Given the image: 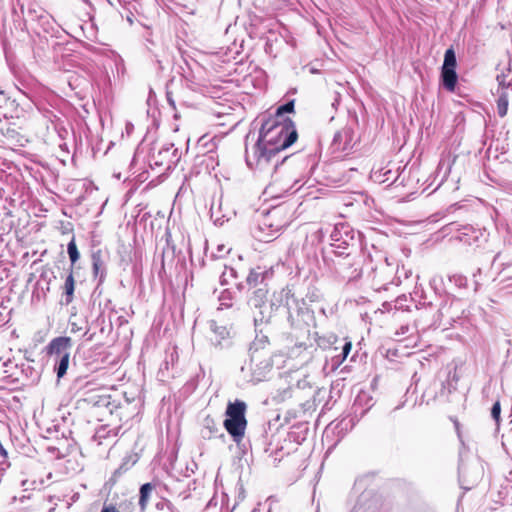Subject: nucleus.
I'll return each instance as SVG.
<instances>
[{
	"label": "nucleus",
	"instance_id": "nucleus-14",
	"mask_svg": "<svg viewBox=\"0 0 512 512\" xmlns=\"http://www.w3.org/2000/svg\"><path fill=\"white\" fill-rule=\"evenodd\" d=\"M220 429L216 421L211 417H206L203 422L201 436L204 439H211L219 433Z\"/></svg>",
	"mask_w": 512,
	"mask_h": 512
},
{
	"label": "nucleus",
	"instance_id": "nucleus-11",
	"mask_svg": "<svg viewBox=\"0 0 512 512\" xmlns=\"http://www.w3.org/2000/svg\"><path fill=\"white\" fill-rule=\"evenodd\" d=\"M278 233L272 224L262 216L254 230V237L262 242H270L277 237Z\"/></svg>",
	"mask_w": 512,
	"mask_h": 512
},
{
	"label": "nucleus",
	"instance_id": "nucleus-6",
	"mask_svg": "<svg viewBox=\"0 0 512 512\" xmlns=\"http://www.w3.org/2000/svg\"><path fill=\"white\" fill-rule=\"evenodd\" d=\"M262 216L267 219L278 232L288 226L292 221L291 209L285 204L273 207Z\"/></svg>",
	"mask_w": 512,
	"mask_h": 512
},
{
	"label": "nucleus",
	"instance_id": "nucleus-40",
	"mask_svg": "<svg viewBox=\"0 0 512 512\" xmlns=\"http://www.w3.org/2000/svg\"><path fill=\"white\" fill-rule=\"evenodd\" d=\"M76 329H78V326H75V324H72V331H76Z\"/></svg>",
	"mask_w": 512,
	"mask_h": 512
},
{
	"label": "nucleus",
	"instance_id": "nucleus-21",
	"mask_svg": "<svg viewBox=\"0 0 512 512\" xmlns=\"http://www.w3.org/2000/svg\"><path fill=\"white\" fill-rule=\"evenodd\" d=\"M456 68V55L452 48L447 49L444 55V62L442 69H455Z\"/></svg>",
	"mask_w": 512,
	"mask_h": 512
},
{
	"label": "nucleus",
	"instance_id": "nucleus-17",
	"mask_svg": "<svg viewBox=\"0 0 512 512\" xmlns=\"http://www.w3.org/2000/svg\"><path fill=\"white\" fill-rule=\"evenodd\" d=\"M155 489V485L152 483H145L140 487L139 506L141 510H145L148 505L149 499L152 492Z\"/></svg>",
	"mask_w": 512,
	"mask_h": 512
},
{
	"label": "nucleus",
	"instance_id": "nucleus-35",
	"mask_svg": "<svg viewBox=\"0 0 512 512\" xmlns=\"http://www.w3.org/2000/svg\"><path fill=\"white\" fill-rule=\"evenodd\" d=\"M101 512H119L114 506L104 507Z\"/></svg>",
	"mask_w": 512,
	"mask_h": 512
},
{
	"label": "nucleus",
	"instance_id": "nucleus-15",
	"mask_svg": "<svg viewBox=\"0 0 512 512\" xmlns=\"http://www.w3.org/2000/svg\"><path fill=\"white\" fill-rule=\"evenodd\" d=\"M268 271H262L260 267L252 269L246 278V282L249 286L255 287L262 283L266 278L270 277Z\"/></svg>",
	"mask_w": 512,
	"mask_h": 512
},
{
	"label": "nucleus",
	"instance_id": "nucleus-7",
	"mask_svg": "<svg viewBox=\"0 0 512 512\" xmlns=\"http://www.w3.org/2000/svg\"><path fill=\"white\" fill-rule=\"evenodd\" d=\"M456 238L467 245H479L486 241V231L470 225L462 226L457 230Z\"/></svg>",
	"mask_w": 512,
	"mask_h": 512
},
{
	"label": "nucleus",
	"instance_id": "nucleus-18",
	"mask_svg": "<svg viewBox=\"0 0 512 512\" xmlns=\"http://www.w3.org/2000/svg\"><path fill=\"white\" fill-rule=\"evenodd\" d=\"M275 300L283 303L285 307L290 311L291 309V303H295L296 300L294 296L290 293V290L282 289L278 294H274ZM289 318L294 322L292 314L289 312Z\"/></svg>",
	"mask_w": 512,
	"mask_h": 512
},
{
	"label": "nucleus",
	"instance_id": "nucleus-36",
	"mask_svg": "<svg viewBox=\"0 0 512 512\" xmlns=\"http://www.w3.org/2000/svg\"><path fill=\"white\" fill-rule=\"evenodd\" d=\"M167 101L173 108L175 107L174 100L170 97L169 93L167 94Z\"/></svg>",
	"mask_w": 512,
	"mask_h": 512
},
{
	"label": "nucleus",
	"instance_id": "nucleus-5",
	"mask_svg": "<svg viewBox=\"0 0 512 512\" xmlns=\"http://www.w3.org/2000/svg\"><path fill=\"white\" fill-rule=\"evenodd\" d=\"M358 141V135L354 125H345L338 130L332 140V147L335 151L348 152Z\"/></svg>",
	"mask_w": 512,
	"mask_h": 512
},
{
	"label": "nucleus",
	"instance_id": "nucleus-8",
	"mask_svg": "<svg viewBox=\"0 0 512 512\" xmlns=\"http://www.w3.org/2000/svg\"><path fill=\"white\" fill-rule=\"evenodd\" d=\"M230 336L229 329L218 323L215 320H209L207 322L205 337L214 346L222 345V342L227 340Z\"/></svg>",
	"mask_w": 512,
	"mask_h": 512
},
{
	"label": "nucleus",
	"instance_id": "nucleus-13",
	"mask_svg": "<svg viewBox=\"0 0 512 512\" xmlns=\"http://www.w3.org/2000/svg\"><path fill=\"white\" fill-rule=\"evenodd\" d=\"M457 79L458 76L455 69L441 70L442 85L447 91L453 92L455 90Z\"/></svg>",
	"mask_w": 512,
	"mask_h": 512
},
{
	"label": "nucleus",
	"instance_id": "nucleus-20",
	"mask_svg": "<svg viewBox=\"0 0 512 512\" xmlns=\"http://www.w3.org/2000/svg\"><path fill=\"white\" fill-rule=\"evenodd\" d=\"M74 277H73V273L70 272L68 274V276L66 277L65 279V283H64V291H65V295H66V299H65V302L66 304H69L72 302V299H73V293H74Z\"/></svg>",
	"mask_w": 512,
	"mask_h": 512
},
{
	"label": "nucleus",
	"instance_id": "nucleus-27",
	"mask_svg": "<svg viewBox=\"0 0 512 512\" xmlns=\"http://www.w3.org/2000/svg\"><path fill=\"white\" fill-rule=\"evenodd\" d=\"M346 358H344L341 353H338V354H334L332 357H331V368L332 370H335L337 369L344 361H345Z\"/></svg>",
	"mask_w": 512,
	"mask_h": 512
},
{
	"label": "nucleus",
	"instance_id": "nucleus-1",
	"mask_svg": "<svg viewBox=\"0 0 512 512\" xmlns=\"http://www.w3.org/2000/svg\"><path fill=\"white\" fill-rule=\"evenodd\" d=\"M297 138L292 120H266L261 126L258 141L251 148H246L247 165L253 170L270 172L278 153L290 147Z\"/></svg>",
	"mask_w": 512,
	"mask_h": 512
},
{
	"label": "nucleus",
	"instance_id": "nucleus-24",
	"mask_svg": "<svg viewBox=\"0 0 512 512\" xmlns=\"http://www.w3.org/2000/svg\"><path fill=\"white\" fill-rule=\"evenodd\" d=\"M67 252H68L71 263L75 264L78 261L80 254L78 252L74 238H72V240L68 243Z\"/></svg>",
	"mask_w": 512,
	"mask_h": 512
},
{
	"label": "nucleus",
	"instance_id": "nucleus-29",
	"mask_svg": "<svg viewBox=\"0 0 512 512\" xmlns=\"http://www.w3.org/2000/svg\"><path fill=\"white\" fill-rule=\"evenodd\" d=\"M363 398H366L368 402H371L372 401V398H369L367 396V394L363 393V394H359L357 396V398L355 399V402L353 404V407L355 409V412H357V407L361 404V401ZM372 406V404L368 403V407L370 408Z\"/></svg>",
	"mask_w": 512,
	"mask_h": 512
},
{
	"label": "nucleus",
	"instance_id": "nucleus-30",
	"mask_svg": "<svg viewBox=\"0 0 512 512\" xmlns=\"http://www.w3.org/2000/svg\"><path fill=\"white\" fill-rule=\"evenodd\" d=\"M500 412H501L500 403L499 402L494 403V405L492 406V409H491V415L496 421H498L500 418Z\"/></svg>",
	"mask_w": 512,
	"mask_h": 512
},
{
	"label": "nucleus",
	"instance_id": "nucleus-22",
	"mask_svg": "<svg viewBox=\"0 0 512 512\" xmlns=\"http://www.w3.org/2000/svg\"><path fill=\"white\" fill-rule=\"evenodd\" d=\"M92 264H93V271L94 274L97 275H103L104 274V263L101 259L100 253H94L92 255Z\"/></svg>",
	"mask_w": 512,
	"mask_h": 512
},
{
	"label": "nucleus",
	"instance_id": "nucleus-2",
	"mask_svg": "<svg viewBox=\"0 0 512 512\" xmlns=\"http://www.w3.org/2000/svg\"><path fill=\"white\" fill-rule=\"evenodd\" d=\"M245 412L246 404L240 400L229 402L225 411L224 428L236 443H240L245 435L247 427Z\"/></svg>",
	"mask_w": 512,
	"mask_h": 512
},
{
	"label": "nucleus",
	"instance_id": "nucleus-28",
	"mask_svg": "<svg viewBox=\"0 0 512 512\" xmlns=\"http://www.w3.org/2000/svg\"><path fill=\"white\" fill-rule=\"evenodd\" d=\"M384 261H385V263L381 267L380 275H382V274L392 275L393 271H394L393 264L389 262L387 257L384 258Z\"/></svg>",
	"mask_w": 512,
	"mask_h": 512
},
{
	"label": "nucleus",
	"instance_id": "nucleus-12",
	"mask_svg": "<svg viewBox=\"0 0 512 512\" xmlns=\"http://www.w3.org/2000/svg\"><path fill=\"white\" fill-rule=\"evenodd\" d=\"M177 149L174 148L173 144H169L161 148L157 155H153L156 165H166L168 168L174 164L177 160Z\"/></svg>",
	"mask_w": 512,
	"mask_h": 512
},
{
	"label": "nucleus",
	"instance_id": "nucleus-19",
	"mask_svg": "<svg viewBox=\"0 0 512 512\" xmlns=\"http://www.w3.org/2000/svg\"><path fill=\"white\" fill-rule=\"evenodd\" d=\"M70 354H64L62 357L55 359V371L58 378H62L68 369Z\"/></svg>",
	"mask_w": 512,
	"mask_h": 512
},
{
	"label": "nucleus",
	"instance_id": "nucleus-39",
	"mask_svg": "<svg viewBox=\"0 0 512 512\" xmlns=\"http://www.w3.org/2000/svg\"><path fill=\"white\" fill-rule=\"evenodd\" d=\"M76 329H78V326H75V324H72V331H76Z\"/></svg>",
	"mask_w": 512,
	"mask_h": 512
},
{
	"label": "nucleus",
	"instance_id": "nucleus-16",
	"mask_svg": "<svg viewBox=\"0 0 512 512\" xmlns=\"http://www.w3.org/2000/svg\"><path fill=\"white\" fill-rule=\"evenodd\" d=\"M267 289L259 288L253 292V295L249 299L250 306L261 309L266 302Z\"/></svg>",
	"mask_w": 512,
	"mask_h": 512
},
{
	"label": "nucleus",
	"instance_id": "nucleus-37",
	"mask_svg": "<svg viewBox=\"0 0 512 512\" xmlns=\"http://www.w3.org/2000/svg\"><path fill=\"white\" fill-rule=\"evenodd\" d=\"M443 165H444V160H441V161L439 162V168L441 169Z\"/></svg>",
	"mask_w": 512,
	"mask_h": 512
},
{
	"label": "nucleus",
	"instance_id": "nucleus-3",
	"mask_svg": "<svg viewBox=\"0 0 512 512\" xmlns=\"http://www.w3.org/2000/svg\"><path fill=\"white\" fill-rule=\"evenodd\" d=\"M332 247L334 253L338 255H350V249H353L357 244V239L354 236L353 230L344 224L337 225L331 234Z\"/></svg>",
	"mask_w": 512,
	"mask_h": 512
},
{
	"label": "nucleus",
	"instance_id": "nucleus-33",
	"mask_svg": "<svg viewBox=\"0 0 512 512\" xmlns=\"http://www.w3.org/2000/svg\"><path fill=\"white\" fill-rule=\"evenodd\" d=\"M226 275L234 276L235 275V270L233 268H226L225 269V271L222 273V276H221L222 284L227 283Z\"/></svg>",
	"mask_w": 512,
	"mask_h": 512
},
{
	"label": "nucleus",
	"instance_id": "nucleus-31",
	"mask_svg": "<svg viewBox=\"0 0 512 512\" xmlns=\"http://www.w3.org/2000/svg\"><path fill=\"white\" fill-rule=\"evenodd\" d=\"M498 113L501 117L505 116L507 113V103L502 102V99H499L498 102Z\"/></svg>",
	"mask_w": 512,
	"mask_h": 512
},
{
	"label": "nucleus",
	"instance_id": "nucleus-23",
	"mask_svg": "<svg viewBox=\"0 0 512 512\" xmlns=\"http://www.w3.org/2000/svg\"><path fill=\"white\" fill-rule=\"evenodd\" d=\"M294 109V101H290L280 107H278L277 111H276V115L272 118V119H277V120H286L284 118V113H290L292 112Z\"/></svg>",
	"mask_w": 512,
	"mask_h": 512
},
{
	"label": "nucleus",
	"instance_id": "nucleus-38",
	"mask_svg": "<svg viewBox=\"0 0 512 512\" xmlns=\"http://www.w3.org/2000/svg\"><path fill=\"white\" fill-rule=\"evenodd\" d=\"M450 171V164L448 163L445 174H447Z\"/></svg>",
	"mask_w": 512,
	"mask_h": 512
},
{
	"label": "nucleus",
	"instance_id": "nucleus-25",
	"mask_svg": "<svg viewBox=\"0 0 512 512\" xmlns=\"http://www.w3.org/2000/svg\"><path fill=\"white\" fill-rule=\"evenodd\" d=\"M266 342H267V337H265V336H263L262 338H260V339H258V340L253 342V344L250 347L251 361H255V360H257L259 358V356L257 355L258 350L261 347V345L266 343Z\"/></svg>",
	"mask_w": 512,
	"mask_h": 512
},
{
	"label": "nucleus",
	"instance_id": "nucleus-32",
	"mask_svg": "<svg viewBox=\"0 0 512 512\" xmlns=\"http://www.w3.org/2000/svg\"><path fill=\"white\" fill-rule=\"evenodd\" d=\"M351 348H352V344L351 342L347 341L344 343L343 347H342V350H341V355L344 357V358H347V356L349 355L350 351H351Z\"/></svg>",
	"mask_w": 512,
	"mask_h": 512
},
{
	"label": "nucleus",
	"instance_id": "nucleus-26",
	"mask_svg": "<svg viewBox=\"0 0 512 512\" xmlns=\"http://www.w3.org/2000/svg\"><path fill=\"white\" fill-rule=\"evenodd\" d=\"M202 162L206 163V169H214L215 166L218 165L216 155L212 151H209L207 154L203 156Z\"/></svg>",
	"mask_w": 512,
	"mask_h": 512
},
{
	"label": "nucleus",
	"instance_id": "nucleus-10",
	"mask_svg": "<svg viewBox=\"0 0 512 512\" xmlns=\"http://www.w3.org/2000/svg\"><path fill=\"white\" fill-rule=\"evenodd\" d=\"M278 233L272 224L262 216L254 230V237L262 242H270L277 237Z\"/></svg>",
	"mask_w": 512,
	"mask_h": 512
},
{
	"label": "nucleus",
	"instance_id": "nucleus-9",
	"mask_svg": "<svg viewBox=\"0 0 512 512\" xmlns=\"http://www.w3.org/2000/svg\"><path fill=\"white\" fill-rule=\"evenodd\" d=\"M72 340L70 337L60 336L54 338L48 345V354L54 356L55 359L62 357L64 354H70Z\"/></svg>",
	"mask_w": 512,
	"mask_h": 512
},
{
	"label": "nucleus",
	"instance_id": "nucleus-34",
	"mask_svg": "<svg viewBox=\"0 0 512 512\" xmlns=\"http://www.w3.org/2000/svg\"><path fill=\"white\" fill-rule=\"evenodd\" d=\"M410 331L409 325H403L400 327V330L396 332L397 335H405Z\"/></svg>",
	"mask_w": 512,
	"mask_h": 512
},
{
	"label": "nucleus",
	"instance_id": "nucleus-4",
	"mask_svg": "<svg viewBox=\"0 0 512 512\" xmlns=\"http://www.w3.org/2000/svg\"><path fill=\"white\" fill-rule=\"evenodd\" d=\"M287 158L285 157L282 162L279 164V160H276L275 163L272 165V168H270V171L273 172L274 181L281 180L283 182L282 190L285 192H288L290 190L297 191V188L295 186L299 184L302 179L299 177H296L293 173L290 167L285 163Z\"/></svg>",
	"mask_w": 512,
	"mask_h": 512
}]
</instances>
